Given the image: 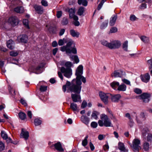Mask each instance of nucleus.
<instances>
[{
  "label": "nucleus",
  "mask_w": 152,
  "mask_h": 152,
  "mask_svg": "<svg viewBox=\"0 0 152 152\" xmlns=\"http://www.w3.org/2000/svg\"><path fill=\"white\" fill-rule=\"evenodd\" d=\"M83 70V66L81 65H79L76 70V78L73 79L71 82L68 81H66V85L69 86V89L72 91L79 93L82 88L81 85L82 83L81 80L83 83H86V78L82 76Z\"/></svg>",
  "instance_id": "obj_1"
},
{
  "label": "nucleus",
  "mask_w": 152,
  "mask_h": 152,
  "mask_svg": "<svg viewBox=\"0 0 152 152\" xmlns=\"http://www.w3.org/2000/svg\"><path fill=\"white\" fill-rule=\"evenodd\" d=\"M101 120L98 121V124L100 126H104L105 127L112 126L111 121L107 115L105 114H102L100 116Z\"/></svg>",
  "instance_id": "obj_2"
},
{
  "label": "nucleus",
  "mask_w": 152,
  "mask_h": 152,
  "mask_svg": "<svg viewBox=\"0 0 152 152\" xmlns=\"http://www.w3.org/2000/svg\"><path fill=\"white\" fill-rule=\"evenodd\" d=\"M66 87H67L68 91H69L72 92H73L75 93V94H72L71 95V97L73 102H77L80 100L81 96L80 94L81 92V89L79 93H77V92H74L69 89V86L68 85H66H66L63 86L62 87L63 90L64 92H65L66 91Z\"/></svg>",
  "instance_id": "obj_3"
},
{
  "label": "nucleus",
  "mask_w": 152,
  "mask_h": 152,
  "mask_svg": "<svg viewBox=\"0 0 152 152\" xmlns=\"http://www.w3.org/2000/svg\"><path fill=\"white\" fill-rule=\"evenodd\" d=\"M142 136L148 141H152V133L147 128H144L142 130Z\"/></svg>",
  "instance_id": "obj_4"
},
{
  "label": "nucleus",
  "mask_w": 152,
  "mask_h": 152,
  "mask_svg": "<svg viewBox=\"0 0 152 152\" xmlns=\"http://www.w3.org/2000/svg\"><path fill=\"white\" fill-rule=\"evenodd\" d=\"M133 145L131 146L133 151L134 152H139V150L141 148L140 145V141L138 139H134L132 142Z\"/></svg>",
  "instance_id": "obj_5"
},
{
  "label": "nucleus",
  "mask_w": 152,
  "mask_h": 152,
  "mask_svg": "<svg viewBox=\"0 0 152 152\" xmlns=\"http://www.w3.org/2000/svg\"><path fill=\"white\" fill-rule=\"evenodd\" d=\"M61 72L67 78H70L72 75V70L71 68H65L62 67L61 69Z\"/></svg>",
  "instance_id": "obj_6"
},
{
  "label": "nucleus",
  "mask_w": 152,
  "mask_h": 152,
  "mask_svg": "<svg viewBox=\"0 0 152 152\" xmlns=\"http://www.w3.org/2000/svg\"><path fill=\"white\" fill-rule=\"evenodd\" d=\"M99 95L102 102L105 104H107L108 103V98L110 97L111 94H106L102 92H99Z\"/></svg>",
  "instance_id": "obj_7"
},
{
  "label": "nucleus",
  "mask_w": 152,
  "mask_h": 152,
  "mask_svg": "<svg viewBox=\"0 0 152 152\" xmlns=\"http://www.w3.org/2000/svg\"><path fill=\"white\" fill-rule=\"evenodd\" d=\"M125 75V72L121 70L114 71L111 75L112 77H122Z\"/></svg>",
  "instance_id": "obj_8"
},
{
  "label": "nucleus",
  "mask_w": 152,
  "mask_h": 152,
  "mask_svg": "<svg viewBox=\"0 0 152 152\" xmlns=\"http://www.w3.org/2000/svg\"><path fill=\"white\" fill-rule=\"evenodd\" d=\"M140 99H141L143 102L148 103L150 101L149 98L150 97V94L146 93H142L139 96Z\"/></svg>",
  "instance_id": "obj_9"
},
{
  "label": "nucleus",
  "mask_w": 152,
  "mask_h": 152,
  "mask_svg": "<svg viewBox=\"0 0 152 152\" xmlns=\"http://www.w3.org/2000/svg\"><path fill=\"white\" fill-rule=\"evenodd\" d=\"M19 20L15 16L11 17L9 18L8 22L13 26L17 25L19 23Z\"/></svg>",
  "instance_id": "obj_10"
},
{
  "label": "nucleus",
  "mask_w": 152,
  "mask_h": 152,
  "mask_svg": "<svg viewBox=\"0 0 152 152\" xmlns=\"http://www.w3.org/2000/svg\"><path fill=\"white\" fill-rule=\"evenodd\" d=\"M61 50L62 51L66 52L67 54L77 53V50L76 48H61Z\"/></svg>",
  "instance_id": "obj_11"
},
{
  "label": "nucleus",
  "mask_w": 152,
  "mask_h": 152,
  "mask_svg": "<svg viewBox=\"0 0 152 152\" xmlns=\"http://www.w3.org/2000/svg\"><path fill=\"white\" fill-rule=\"evenodd\" d=\"M140 77L141 80L145 83L148 82L150 78V75L148 73L141 75Z\"/></svg>",
  "instance_id": "obj_12"
},
{
  "label": "nucleus",
  "mask_w": 152,
  "mask_h": 152,
  "mask_svg": "<svg viewBox=\"0 0 152 152\" xmlns=\"http://www.w3.org/2000/svg\"><path fill=\"white\" fill-rule=\"evenodd\" d=\"M121 42L118 40H113L110 42V48H119L121 46Z\"/></svg>",
  "instance_id": "obj_13"
},
{
  "label": "nucleus",
  "mask_w": 152,
  "mask_h": 152,
  "mask_svg": "<svg viewBox=\"0 0 152 152\" xmlns=\"http://www.w3.org/2000/svg\"><path fill=\"white\" fill-rule=\"evenodd\" d=\"M121 97L120 94H111L110 95V98L111 101L113 102H118Z\"/></svg>",
  "instance_id": "obj_14"
},
{
  "label": "nucleus",
  "mask_w": 152,
  "mask_h": 152,
  "mask_svg": "<svg viewBox=\"0 0 152 152\" xmlns=\"http://www.w3.org/2000/svg\"><path fill=\"white\" fill-rule=\"evenodd\" d=\"M33 7L37 13L40 14L43 13L44 10L43 7L41 6L35 4L34 5Z\"/></svg>",
  "instance_id": "obj_15"
},
{
  "label": "nucleus",
  "mask_w": 152,
  "mask_h": 152,
  "mask_svg": "<svg viewBox=\"0 0 152 152\" xmlns=\"http://www.w3.org/2000/svg\"><path fill=\"white\" fill-rule=\"evenodd\" d=\"M29 136L28 132L27 131H24L23 129H22L21 132L20 134V137L24 138L26 140H27L28 139Z\"/></svg>",
  "instance_id": "obj_16"
},
{
  "label": "nucleus",
  "mask_w": 152,
  "mask_h": 152,
  "mask_svg": "<svg viewBox=\"0 0 152 152\" xmlns=\"http://www.w3.org/2000/svg\"><path fill=\"white\" fill-rule=\"evenodd\" d=\"M54 146L56 150L60 152H63L64 150L62 147V145L60 142L53 145Z\"/></svg>",
  "instance_id": "obj_17"
},
{
  "label": "nucleus",
  "mask_w": 152,
  "mask_h": 152,
  "mask_svg": "<svg viewBox=\"0 0 152 152\" xmlns=\"http://www.w3.org/2000/svg\"><path fill=\"white\" fill-rule=\"evenodd\" d=\"M18 39L23 43H26L28 40V36L26 35H21L18 37Z\"/></svg>",
  "instance_id": "obj_18"
},
{
  "label": "nucleus",
  "mask_w": 152,
  "mask_h": 152,
  "mask_svg": "<svg viewBox=\"0 0 152 152\" xmlns=\"http://www.w3.org/2000/svg\"><path fill=\"white\" fill-rule=\"evenodd\" d=\"M118 148L120 150L125 152H128V149H126L124 144L121 142H118Z\"/></svg>",
  "instance_id": "obj_19"
},
{
  "label": "nucleus",
  "mask_w": 152,
  "mask_h": 152,
  "mask_svg": "<svg viewBox=\"0 0 152 152\" xmlns=\"http://www.w3.org/2000/svg\"><path fill=\"white\" fill-rule=\"evenodd\" d=\"M81 121L86 124H88L89 122V118L84 115L82 116L81 117Z\"/></svg>",
  "instance_id": "obj_20"
},
{
  "label": "nucleus",
  "mask_w": 152,
  "mask_h": 152,
  "mask_svg": "<svg viewBox=\"0 0 152 152\" xmlns=\"http://www.w3.org/2000/svg\"><path fill=\"white\" fill-rule=\"evenodd\" d=\"M126 86L124 84H122L119 85L118 87L117 88V90L118 91H126Z\"/></svg>",
  "instance_id": "obj_21"
},
{
  "label": "nucleus",
  "mask_w": 152,
  "mask_h": 152,
  "mask_svg": "<svg viewBox=\"0 0 152 152\" xmlns=\"http://www.w3.org/2000/svg\"><path fill=\"white\" fill-rule=\"evenodd\" d=\"M14 11L18 13H22L24 12V9L22 7H18L15 8Z\"/></svg>",
  "instance_id": "obj_22"
},
{
  "label": "nucleus",
  "mask_w": 152,
  "mask_h": 152,
  "mask_svg": "<svg viewBox=\"0 0 152 152\" xmlns=\"http://www.w3.org/2000/svg\"><path fill=\"white\" fill-rule=\"evenodd\" d=\"M110 85L113 89L115 90H117V87H118L119 83L116 81H114L110 83Z\"/></svg>",
  "instance_id": "obj_23"
},
{
  "label": "nucleus",
  "mask_w": 152,
  "mask_h": 152,
  "mask_svg": "<svg viewBox=\"0 0 152 152\" xmlns=\"http://www.w3.org/2000/svg\"><path fill=\"white\" fill-rule=\"evenodd\" d=\"M15 43L12 40H10L7 42V48H12L15 47Z\"/></svg>",
  "instance_id": "obj_24"
},
{
  "label": "nucleus",
  "mask_w": 152,
  "mask_h": 152,
  "mask_svg": "<svg viewBox=\"0 0 152 152\" xmlns=\"http://www.w3.org/2000/svg\"><path fill=\"white\" fill-rule=\"evenodd\" d=\"M70 108L74 111H77L78 109L77 106L74 103H71L70 104Z\"/></svg>",
  "instance_id": "obj_25"
},
{
  "label": "nucleus",
  "mask_w": 152,
  "mask_h": 152,
  "mask_svg": "<svg viewBox=\"0 0 152 152\" xmlns=\"http://www.w3.org/2000/svg\"><path fill=\"white\" fill-rule=\"evenodd\" d=\"M117 18V16L115 15L112 17L109 23L110 25L111 26H114L116 20Z\"/></svg>",
  "instance_id": "obj_26"
},
{
  "label": "nucleus",
  "mask_w": 152,
  "mask_h": 152,
  "mask_svg": "<svg viewBox=\"0 0 152 152\" xmlns=\"http://www.w3.org/2000/svg\"><path fill=\"white\" fill-rule=\"evenodd\" d=\"M141 40L145 43H147L149 41V38L145 36H141L140 37Z\"/></svg>",
  "instance_id": "obj_27"
},
{
  "label": "nucleus",
  "mask_w": 152,
  "mask_h": 152,
  "mask_svg": "<svg viewBox=\"0 0 152 152\" xmlns=\"http://www.w3.org/2000/svg\"><path fill=\"white\" fill-rule=\"evenodd\" d=\"M77 3L79 5H82L85 7L87 6L88 3L86 0H78Z\"/></svg>",
  "instance_id": "obj_28"
},
{
  "label": "nucleus",
  "mask_w": 152,
  "mask_h": 152,
  "mask_svg": "<svg viewBox=\"0 0 152 152\" xmlns=\"http://www.w3.org/2000/svg\"><path fill=\"white\" fill-rule=\"evenodd\" d=\"M71 35L73 37H78L79 35V33L77 32H76L75 31L73 30L72 29L70 30V31Z\"/></svg>",
  "instance_id": "obj_29"
},
{
  "label": "nucleus",
  "mask_w": 152,
  "mask_h": 152,
  "mask_svg": "<svg viewBox=\"0 0 152 152\" xmlns=\"http://www.w3.org/2000/svg\"><path fill=\"white\" fill-rule=\"evenodd\" d=\"M66 46L67 47H72V48H74L75 47V43L73 40L70 39L66 44Z\"/></svg>",
  "instance_id": "obj_30"
},
{
  "label": "nucleus",
  "mask_w": 152,
  "mask_h": 152,
  "mask_svg": "<svg viewBox=\"0 0 152 152\" xmlns=\"http://www.w3.org/2000/svg\"><path fill=\"white\" fill-rule=\"evenodd\" d=\"M101 42L103 45L108 48L110 47V42L109 43L107 41L104 40L101 41Z\"/></svg>",
  "instance_id": "obj_31"
},
{
  "label": "nucleus",
  "mask_w": 152,
  "mask_h": 152,
  "mask_svg": "<svg viewBox=\"0 0 152 152\" xmlns=\"http://www.w3.org/2000/svg\"><path fill=\"white\" fill-rule=\"evenodd\" d=\"M68 12L70 18H72L73 16L75 14V9L72 8H71L69 10Z\"/></svg>",
  "instance_id": "obj_32"
},
{
  "label": "nucleus",
  "mask_w": 152,
  "mask_h": 152,
  "mask_svg": "<svg viewBox=\"0 0 152 152\" xmlns=\"http://www.w3.org/2000/svg\"><path fill=\"white\" fill-rule=\"evenodd\" d=\"M19 118L22 120H24L26 118V114L23 112H20L18 113Z\"/></svg>",
  "instance_id": "obj_33"
},
{
  "label": "nucleus",
  "mask_w": 152,
  "mask_h": 152,
  "mask_svg": "<svg viewBox=\"0 0 152 152\" xmlns=\"http://www.w3.org/2000/svg\"><path fill=\"white\" fill-rule=\"evenodd\" d=\"M108 23V20H105L103 22L100 26V28L101 29H104L107 26Z\"/></svg>",
  "instance_id": "obj_34"
},
{
  "label": "nucleus",
  "mask_w": 152,
  "mask_h": 152,
  "mask_svg": "<svg viewBox=\"0 0 152 152\" xmlns=\"http://www.w3.org/2000/svg\"><path fill=\"white\" fill-rule=\"evenodd\" d=\"M70 58L72 60H74L76 64L79 62V60L77 56H73L70 57Z\"/></svg>",
  "instance_id": "obj_35"
},
{
  "label": "nucleus",
  "mask_w": 152,
  "mask_h": 152,
  "mask_svg": "<svg viewBox=\"0 0 152 152\" xmlns=\"http://www.w3.org/2000/svg\"><path fill=\"white\" fill-rule=\"evenodd\" d=\"M84 11V7H80L78 10L77 12V14L78 15L81 16L83 14Z\"/></svg>",
  "instance_id": "obj_36"
},
{
  "label": "nucleus",
  "mask_w": 152,
  "mask_h": 152,
  "mask_svg": "<svg viewBox=\"0 0 152 152\" xmlns=\"http://www.w3.org/2000/svg\"><path fill=\"white\" fill-rule=\"evenodd\" d=\"M143 148L145 151H148L149 148V143L147 142H145L143 145Z\"/></svg>",
  "instance_id": "obj_37"
},
{
  "label": "nucleus",
  "mask_w": 152,
  "mask_h": 152,
  "mask_svg": "<svg viewBox=\"0 0 152 152\" xmlns=\"http://www.w3.org/2000/svg\"><path fill=\"white\" fill-rule=\"evenodd\" d=\"M1 135L2 138L3 139L6 140L8 138L7 135L4 131H1Z\"/></svg>",
  "instance_id": "obj_38"
},
{
  "label": "nucleus",
  "mask_w": 152,
  "mask_h": 152,
  "mask_svg": "<svg viewBox=\"0 0 152 152\" xmlns=\"http://www.w3.org/2000/svg\"><path fill=\"white\" fill-rule=\"evenodd\" d=\"M19 51H12L10 52V55L12 56H16L19 53Z\"/></svg>",
  "instance_id": "obj_39"
},
{
  "label": "nucleus",
  "mask_w": 152,
  "mask_h": 152,
  "mask_svg": "<svg viewBox=\"0 0 152 152\" xmlns=\"http://www.w3.org/2000/svg\"><path fill=\"white\" fill-rule=\"evenodd\" d=\"M34 122L35 126H38L41 124L42 121L38 118H36L34 120Z\"/></svg>",
  "instance_id": "obj_40"
},
{
  "label": "nucleus",
  "mask_w": 152,
  "mask_h": 152,
  "mask_svg": "<svg viewBox=\"0 0 152 152\" xmlns=\"http://www.w3.org/2000/svg\"><path fill=\"white\" fill-rule=\"evenodd\" d=\"M97 113L96 111H94L93 112L91 115V118H94L97 119L98 118Z\"/></svg>",
  "instance_id": "obj_41"
},
{
  "label": "nucleus",
  "mask_w": 152,
  "mask_h": 152,
  "mask_svg": "<svg viewBox=\"0 0 152 152\" xmlns=\"http://www.w3.org/2000/svg\"><path fill=\"white\" fill-rule=\"evenodd\" d=\"M88 137V136H86L84 140H83L82 142V145L84 146H86L88 144L87 139Z\"/></svg>",
  "instance_id": "obj_42"
},
{
  "label": "nucleus",
  "mask_w": 152,
  "mask_h": 152,
  "mask_svg": "<svg viewBox=\"0 0 152 152\" xmlns=\"http://www.w3.org/2000/svg\"><path fill=\"white\" fill-rule=\"evenodd\" d=\"M118 31L117 28L115 27H113L111 28L110 30L109 33H112L117 32Z\"/></svg>",
  "instance_id": "obj_43"
},
{
  "label": "nucleus",
  "mask_w": 152,
  "mask_h": 152,
  "mask_svg": "<svg viewBox=\"0 0 152 152\" xmlns=\"http://www.w3.org/2000/svg\"><path fill=\"white\" fill-rule=\"evenodd\" d=\"M68 23V19L65 18H63L61 21L62 24L63 25H66Z\"/></svg>",
  "instance_id": "obj_44"
},
{
  "label": "nucleus",
  "mask_w": 152,
  "mask_h": 152,
  "mask_svg": "<svg viewBox=\"0 0 152 152\" xmlns=\"http://www.w3.org/2000/svg\"><path fill=\"white\" fill-rule=\"evenodd\" d=\"M9 90L10 93L12 95H15V90L11 88L10 86H9L8 88Z\"/></svg>",
  "instance_id": "obj_45"
},
{
  "label": "nucleus",
  "mask_w": 152,
  "mask_h": 152,
  "mask_svg": "<svg viewBox=\"0 0 152 152\" xmlns=\"http://www.w3.org/2000/svg\"><path fill=\"white\" fill-rule=\"evenodd\" d=\"M72 65V63L70 61L67 62L65 64V66L67 68H71Z\"/></svg>",
  "instance_id": "obj_46"
},
{
  "label": "nucleus",
  "mask_w": 152,
  "mask_h": 152,
  "mask_svg": "<svg viewBox=\"0 0 152 152\" xmlns=\"http://www.w3.org/2000/svg\"><path fill=\"white\" fill-rule=\"evenodd\" d=\"M138 18L134 15H131L130 17V20L132 21H134L137 20Z\"/></svg>",
  "instance_id": "obj_47"
},
{
  "label": "nucleus",
  "mask_w": 152,
  "mask_h": 152,
  "mask_svg": "<svg viewBox=\"0 0 152 152\" xmlns=\"http://www.w3.org/2000/svg\"><path fill=\"white\" fill-rule=\"evenodd\" d=\"M134 92L137 94H140L142 93V90L138 88H136L134 89Z\"/></svg>",
  "instance_id": "obj_48"
},
{
  "label": "nucleus",
  "mask_w": 152,
  "mask_h": 152,
  "mask_svg": "<svg viewBox=\"0 0 152 152\" xmlns=\"http://www.w3.org/2000/svg\"><path fill=\"white\" fill-rule=\"evenodd\" d=\"M23 24L25 25L26 27L28 28H29V26L28 25V20L27 19H23Z\"/></svg>",
  "instance_id": "obj_49"
},
{
  "label": "nucleus",
  "mask_w": 152,
  "mask_h": 152,
  "mask_svg": "<svg viewBox=\"0 0 152 152\" xmlns=\"http://www.w3.org/2000/svg\"><path fill=\"white\" fill-rule=\"evenodd\" d=\"M98 125L97 123L93 121L91 123V127L93 128H96Z\"/></svg>",
  "instance_id": "obj_50"
},
{
  "label": "nucleus",
  "mask_w": 152,
  "mask_h": 152,
  "mask_svg": "<svg viewBox=\"0 0 152 152\" xmlns=\"http://www.w3.org/2000/svg\"><path fill=\"white\" fill-rule=\"evenodd\" d=\"M122 81L123 83L127 85H129L130 86L131 85L130 82L127 79H122Z\"/></svg>",
  "instance_id": "obj_51"
},
{
  "label": "nucleus",
  "mask_w": 152,
  "mask_h": 152,
  "mask_svg": "<svg viewBox=\"0 0 152 152\" xmlns=\"http://www.w3.org/2000/svg\"><path fill=\"white\" fill-rule=\"evenodd\" d=\"M47 89V86H41L40 88V90L41 91H45Z\"/></svg>",
  "instance_id": "obj_52"
},
{
  "label": "nucleus",
  "mask_w": 152,
  "mask_h": 152,
  "mask_svg": "<svg viewBox=\"0 0 152 152\" xmlns=\"http://www.w3.org/2000/svg\"><path fill=\"white\" fill-rule=\"evenodd\" d=\"M4 144L1 142H0V151L3 150L4 149Z\"/></svg>",
  "instance_id": "obj_53"
},
{
  "label": "nucleus",
  "mask_w": 152,
  "mask_h": 152,
  "mask_svg": "<svg viewBox=\"0 0 152 152\" xmlns=\"http://www.w3.org/2000/svg\"><path fill=\"white\" fill-rule=\"evenodd\" d=\"M41 4L43 6L46 7L48 6V2L45 0H42L41 1Z\"/></svg>",
  "instance_id": "obj_54"
},
{
  "label": "nucleus",
  "mask_w": 152,
  "mask_h": 152,
  "mask_svg": "<svg viewBox=\"0 0 152 152\" xmlns=\"http://www.w3.org/2000/svg\"><path fill=\"white\" fill-rule=\"evenodd\" d=\"M146 4L145 3L142 4L139 7L140 9H144L146 8Z\"/></svg>",
  "instance_id": "obj_55"
},
{
  "label": "nucleus",
  "mask_w": 152,
  "mask_h": 152,
  "mask_svg": "<svg viewBox=\"0 0 152 152\" xmlns=\"http://www.w3.org/2000/svg\"><path fill=\"white\" fill-rule=\"evenodd\" d=\"M87 105V103L85 101H83L81 106V107L83 108H85Z\"/></svg>",
  "instance_id": "obj_56"
},
{
  "label": "nucleus",
  "mask_w": 152,
  "mask_h": 152,
  "mask_svg": "<svg viewBox=\"0 0 152 152\" xmlns=\"http://www.w3.org/2000/svg\"><path fill=\"white\" fill-rule=\"evenodd\" d=\"M123 48H127L128 46V41L126 40L122 44Z\"/></svg>",
  "instance_id": "obj_57"
},
{
  "label": "nucleus",
  "mask_w": 152,
  "mask_h": 152,
  "mask_svg": "<svg viewBox=\"0 0 152 152\" xmlns=\"http://www.w3.org/2000/svg\"><path fill=\"white\" fill-rule=\"evenodd\" d=\"M27 115L28 117L30 119H31L32 117V113L31 111H28L27 112Z\"/></svg>",
  "instance_id": "obj_58"
},
{
  "label": "nucleus",
  "mask_w": 152,
  "mask_h": 152,
  "mask_svg": "<svg viewBox=\"0 0 152 152\" xmlns=\"http://www.w3.org/2000/svg\"><path fill=\"white\" fill-rule=\"evenodd\" d=\"M62 15V12L61 11H59L57 12L56 16L57 18H59Z\"/></svg>",
  "instance_id": "obj_59"
},
{
  "label": "nucleus",
  "mask_w": 152,
  "mask_h": 152,
  "mask_svg": "<svg viewBox=\"0 0 152 152\" xmlns=\"http://www.w3.org/2000/svg\"><path fill=\"white\" fill-rule=\"evenodd\" d=\"M20 102L22 104L24 105L25 106L27 105V103L26 102L25 100L23 99H21Z\"/></svg>",
  "instance_id": "obj_60"
},
{
  "label": "nucleus",
  "mask_w": 152,
  "mask_h": 152,
  "mask_svg": "<svg viewBox=\"0 0 152 152\" xmlns=\"http://www.w3.org/2000/svg\"><path fill=\"white\" fill-rule=\"evenodd\" d=\"M64 44L62 39H60L58 41V44L59 46L63 45Z\"/></svg>",
  "instance_id": "obj_61"
},
{
  "label": "nucleus",
  "mask_w": 152,
  "mask_h": 152,
  "mask_svg": "<svg viewBox=\"0 0 152 152\" xmlns=\"http://www.w3.org/2000/svg\"><path fill=\"white\" fill-rule=\"evenodd\" d=\"M105 136L103 135L100 134L98 136V138L99 140H102L103 139Z\"/></svg>",
  "instance_id": "obj_62"
},
{
  "label": "nucleus",
  "mask_w": 152,
  "mask_h": 152,
  "mask_svg": "<svg viewBox=\"0 0 152 152\" xmlns=\"http://www.w3.org/2000/svg\"><path fill=\"white\" fill-rule=\"evenodd\" d=\"M58 45L57 42L55 41H54L52 43V46L53 47H56Z\"/></svg>",
  "instance_id": "obj_63"
},
{
  "label": "nucleus",
  "mask_w": 152,
  "mask_h": 152,
  "mask_svg": "<svg viewBox=\"0 0 152 152\" xmlns=\"http://www.w3.org/2000/svg\"><path fill=\"white\" fill-rule=\"evenodd\" d=\"M65 31V30L64 29H62L59 32V35L61 36L64 33Z\"/></svg>",
  "instance_id": "obj_64"
}]
</instances>
